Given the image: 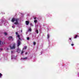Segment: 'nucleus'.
I'll list each match as a JSON object with an SVG mask.
<instances>
[{"mask_svg":"<svg viewBox=\"0 0 79 79\" xmlns=\"http://www.w3.org/2000/svg\"><path fill=\"white\" fill-rule=\"evenodd\" d=\"M77 35H76L75 36V38H77Z\"/></svg>","mask_w":79,"mask_h":79,"instance_id":"dca6fc26","label":"nucleus"},{"mask_svg":"<svg viewBox=\"0 0 79 79\" xmlns=\"http://www.w3.org/2000/svg\"><path fill=\"white\" fill-rule=\"evenodd\" d=\"M1 43H2V41H0V45H1Z\"/></svg>","mask_w":79,"mask_h":79,"instance_id":"b1692460","label":"nucleus"},{"mask_svg":"<svg viewBox=\"0 0 79 79\" xmlns=\"http://www.w3.org/2000/svg\"><path fill=\"white\" fill-rule=\"evenodd\" d=\"M69 40H71V38H69Z\"/></svg>","mask_w":79,"mask_h":79,"instance_id":"cd10ccee","label":"nucleus"},{"mask_svg":"<svg viewBox=\"0 0 79 79\" xmlns=\"http://www.w3.org/2000/svg\"><path fill=\"white\" fill-rule=\"evenodd\" d=\"M33 44L34 45H35L36 44V43H35V42H34L33 43Z\"/></svg>","mask_w":79,"mask_h":79,"instance_id":"6e6552de","label":"nucleus"},{"mask_svg":"<svg viewBox=\"0 0 79 79\" xmlns=\"http://www.w3.org/2000/svg\"><path fill=\"white\" fill-rule=\"evenodd\" d=\"M11 52V53H13V51H12Z\"/></svg>","mask_w":79,"mask_h":79,"instance_id":"c85d7f7f","label":"nucleus"},{"mask_svg":"<svg viewBox=\"0 0 79 79\" xmlns=\"http://www.w3.org/2000/svg\"><path fill=\"white\" fill-rule=\"evenodd\" d=\"M29 30L30 31H32V30L31 29V28H30V29H29Z\"/></svg>","mask_w":79,"mask_h":79,"instance_id":"f3484780","label":"nucleus"},{"mask_svg":"<svg viewBox=\"0 0 79 79\" xmlns=\"http://www.w3.org/2000/svg\"><path fill=\"white\" fill-rule=\"evenodd\" d=\"M27 52H26L25 53V55H27Z\"/></svg>","mask_w":79,"mask_h":79,"instance_id":"4be33fe9","label":"nucleus"},{"mask_svg":"<svg viewBox=\"0 0 79 79\" xmlns=\"http://www.w3.org/2000/svg\"><path fill=\"white\" fill-rule=\"evenodd\" d=\"M23 53H24V51H23H23L21 52V54H23Z\"/></svg>","mask_w":79,"mask_h":79,"instance_id":"6ab92c4d","label":"nucleus"},{"mask_svg":"<svg viewBox=\"0 0 79 79\" xmlns=\"http://www.w3.org/2000/svg\"><path fill=\"white\" fill-rule=\"evenodd\" d=\"M21 44V42H20L19 40H18L17 42V47H19V46Z\"/></svg>","mask_w":79,"mask_h":79,"instance_id":"7ed1b4c3","label":"nucleus"},{"mask_svg":"<svg viewBox=\"0 0 79 79\" xmlns=\"http://www.w3.org/2000/svg\"><path fill=\"white\" fill-rule=\"evenodd\" d=\"M30 25H31V26H33V25L32 23L30 24Z\"/></svg>","mask_w":79,"mask_h":79,"instance_id":"412c9836","label":"nucleus"},{"mask_svg":"<svg viewBox=\"0 0 79 79\" xmlns=\"http://www.w3.org/2000/svg\"><path fill=\"white\" fill-rule=\"evenodd\" d=\"M25 22L26 25H29V21H26Z\"/></svg>","mask_w":79,"mask_h":79,"instance_id":"20e7f679","label":"nucleus"},{"mask_svg":"<svg viewBox=\"0 0 79 79\" xmlns=\"http://www.w3.org/2000/svg\"><path fill=\"white\" fill-rule=\"evenodd\" d=\"M4 34H5V35H7L8 34L6 32H5Z\"/></svg>","mask_w":79,"mask_h":79,"instance_id":"ddd939ff","label":"nucleus"},{"mask_svg":"<svg viewBox=\"0 0 79 79\" xmlns=\"http://www.w3.org/2000/svg\"><path fill=\"white\" fill-rule=\"evenodd\" d=\"M15 34L16 35H18V32H16Z\"/></svg>","mask_w":79,"mask_h":79,"instance_id":"4468645a","label":"nucleus"},{"mask_svg":"<svg viewBox=\"0 0 79 79\" xmlns=\"http://www.w3.org/2000/svg\"><path fill=\"white\" fill-rule=\"evenodd\" d=\"M9 50V48H7V50Z\"/></svg>","mask_w":79,"mask_h":79,"instance_id":"a878e982","label":"nucleus"},{"mask_svg":"<svg viewBox=\"0 0 79 79\" xmlns=\"http://www.w3.org/2000/svg\"><path fill=\"white\" fill-rule=\"evenodd\" d=\"M30 39V38H29V37H27V40H29Z\"/></svg>","mask_w":79,"mask_h":79,"instance_id":"a211bd4d","label":"nucleus"},{"mask_svg":"<svg viewBox=\"0 0 79 79\" xmlns=\"http://www.w3.org/2000/svg\"><path fill=\"white\" fill-rule=\"evenodd\" d=\"M15 47H16V44H15V43H14L13 44L12 47H11V46H10V49H15Z\"/></svg>","mask_w":79,"mask_h":79,"instance_id":"f03ea898","label":"nucleus"},{"mask_svg":"<svg viewBox=\"0 0 79 79\" xmlns=\"http://www.w3.org/2000/svg\"><path fill=\"white\" fill-rule=\"evenodd\" d=\"M27 48V46L24 47V48H23V50H24V49H26Z\"/></svg>","mask_w":79,"mask_h":79,"instance_id":"39448f33","label":"nucleus"},{"mask_svg":"<svg viewBox=\"0 0 79 79\" xmlns=\"http://www.w3.org/2000/svg\"><path fill=\"white\" fill-rule=\"evenodd\" d=\"M17 37H18V38H19L20 37V36L19 35H17Z\"/></svg>","mask_w":79,"mask_h":79,"instance_id":"2eb2a0df","label":"nucleus"},{"mask_svg":"<svg viewBox=\"0 0 79 79\" xmlns=\"http://www.w3.org/2000/svg\"><path fill=\"white\" fill-rule=\"evenodd\" d=\"M34 19H36V17H35L34 18Z\"/></svg>","mask_w":79,"mask_h":79,"instance_id":"bb28decb","label":"nucleus"},{"mask_svg":"<svg viewBox=\"0 0 79 79\" xmlns=\"http://www.w3.org/2000/svg\"><path fill=\"white\" fill-rule=\"evenodd\" d=\"M35 32H36L37 34H38L39 33V32L38 31V30H36L35 31Z\"/></svg>","mask_w":79,"mask_h":79,"instance_id":"423d86ee","label":"nucleus"},{"mask_svg":"<svg viewBox=\"0 0 79 79\" xmlns=\"http://www.w3.org/2000/svg\"><path fill=\"white\" fill-rule=\"evenodd\" d=\"M3 50L2 49V48H1V49H0V50Z\"/></svg>","mask_w":79,"mask_h":79,"instance_id":"393cba45","label":"nucleus"},{"mask_svg":"<svg viewBox=\"0 0 79 79\" xmlns=\"http://www.w3.org/2000/svg\"><path fill=\"white\" fill-rule=\"evenodd\" d=\"M13 37L12 36H10L9 37V39H11Z\"/></svg>","mask_w":79,"mask_h":79,"instance_id":"1a4fd4ad","label":"nucleus"},{"mask_svg":"<svg viewBox=\"0 0 79 79\" xmlns=\"http://www.w3.org/2000/svg\"><path fill=\"white\" fill-rule=\"evenodd\" d=\"M21 32H23V30H21Z\"/></svg>","mask_w":79,"mask_h":79,"instance_id":"5701e85b","label":"nucleus"},{"mask_svg":"<svg viewBox=\"0 0 79 79\" xmlns=\"http://www.w3.org/2000/svg\"><path fill=\"white\" fill-rule=\"evenodd\" d=\"M12 27H13V28H14V27L13 26H12Z\"/></svg>","mask_w":79,"mask_h":79,"instance_id":"7c9ffc66","label":"nucleus"},{"mask_svg":"<svg viewBox=\"0 0 79 79\" xmlns=\"http://www.w3.org/2000/svg\"><path fill=\"white\" fill-rule=\"evenodd\" d=\"M27 57H26L23 58V60H27Z\"/></svg>","mask_w":79,"mask_h":79,"instance_id":"0eeeda50","label":"nucleus"},{"mask_svg":"<svg viewBox=\"0 0 79 79\" xmlns=\"http://www.w3.org/2000/svg\"><path fill=\"white\" fill-rule=\"evenodd\" d=\"M19 20V19H15V18H13L12 19L11 21L13 23L15 22H15L14 23V24H19V23H18V21Z\"/></svg>","mask_w":79,"mask_h":79,"instance_id":"f257e3e1","label":"nucleus"},{"mask_svg":"<svg viewBox=\"0 0 79 79\" xmlns=\"http://www.w3.org/2000/svg\"><path fill=\"white\" fill-rule=\"evenodd\" d=\"M19 40H20V39H21V38H20V37H19Z\"/></svg>","mask_w":79,"mask_h":79,"instance_id":"c756f323","label":"nucleus"},{"mask_svg":"<svg viewBox=\"0 0 79 79\" xmlns=\"http://www.w3.org/2000/svg\"><path fill=\"white\" fill-rule=\"evenodd\" d=\"M34 23H36L37 22V20H35L34 21Z\"/></svg>","mask_w":79,"mask_h":79,"instance_id":"f8f14e48","label":"nucleus"},{"mask_svg":"<svg viewBox=\"0 0 79 79\" xmlns=\"http://www.w3.org/2000/svg\"><path fill=\"white\" fill-rule=\"evenodd\" d=\"M2 77V73H0V78H1Z\"/></svg>","mask_w":79,"mask_h":79,"instance_id":"9d476101","label":"nucleus"},{"mask_svg":"<svg viewBox=\"0 0 79 79\" xmlns=\"http://www.w3.org/2000/svg\"><path fill=\"white\" fill-rule=\"evenodd\" d=\"M71 46H73L74 45V44H71Z\"/></svg>","mask_w":79,"mask_h":79,"instance_id":"aec40b11","label":"nucleus"},{"mask_svg":"<svg viewBox=\"0 0 79 79\" xmlns=\"http://www.w3.org/2000/svg\"><path fill=\"white\" fill-rule=\"evenodd\" d=\"M50 37V35H49L48 34L47 35V39H48Z\"/></svg>","mask_w":79,"mask_h":79,"instance_id":"9b49d317","label":"nucleus"}]
</instances>
